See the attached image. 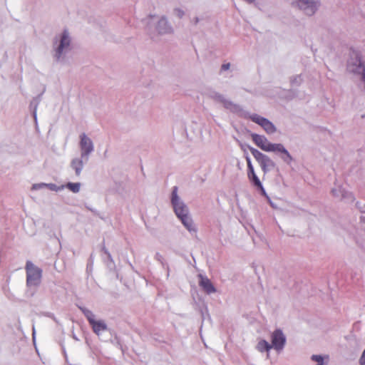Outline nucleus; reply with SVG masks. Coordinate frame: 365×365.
Returning <instances> with one entry per match:
<instances>
[{"mask_svg":"<svg viewBox=\"0 0 365 365\" xmlns=\"http://www.w3.org/2000/svg\"><path fill=\"white\" fill-rule=\"evenodd\" d=\"M179 14H178V16H181L182 15V12H181L180 11H178Z\"/></svg>","mask_w":365,"mask_h":365,"instance_id":"21","label":"nucleus"},{"mask_svg":"<svg viewBox=\"0 0 365 365\" xmlns=\"http://www.w3.org/2000/svg\"><path fill=\"white\" fill-rule=\"evenodd\" d=\"M86 319H88L89 324H91L93 321H95V316L93 312L88 309L83 310Z\"/></svg>","mask_w":365,"mask_h":365,"instance_id":"17","label":"nucleus"},{"mask_svg":"<svg viewBox=\"0 0 365 365\" xmlns=\"http://www.w3.org/2000/svg\"><path fill=\"white\" fill-rule=\"evenodd\" d=\"M272 348V345L264 339L260 340L257 346V350L260 352L269 351Z\"/></svg>","mask_w":365,"mask_h":365,"instance_id":"13","label":"nucleus"},{"mask_svg":"<svg viewBox=\"0 0 365 365\" xmlns=\"http://www.w3.org/2000/svg\"><path fill=\"white\" fill-rule=\"evenodd\" d=\"M69 43H70V40H69L68 34L65 31V32H63V34L62 35L60 45L57 49L58 58L60 57L63 49L69 45Z\"/></svg>","mask_w":365,"mask_h":365,"instance_id":"12","label":"nucleus"},{"mask_svg":"<svg viewBox=\"0 0 365 365\" xmlns=\"http://www.w3.org/2000/svg\"><path fill=\"white\" fill-rule=\"evenodd\" d=\"M250 151L255 160L259 164L262 171L266 173L270 168L274 167L275 164L267 155L259 152L254 148H250Z\"/></svg>","mask_w":365,"mask_h":365,"instance_id":"3","label":"nucleus"},{"mask_svg":"<svg viewBox=\"0 0 365 365\" xmlns=\"http://www.w3.org/2000/svg\"><path fill=\"white\" fill-rule=\"evenodd\" d=\"M36 185H33V189H36Z\"/></svg>","mask_w":365,"mask_h":365,"instance_id":"22","label":"nucleus"},{"mask_svg":"<svg viewBox=\"0 0 365 365\" xmlns=\"http://www.w3.org/2000/svg\"><path fill=\"white\" fill-rule=\"evenodd\" d=\"M185 227L189 230H193V223L192 219L187 216L180 218Z\"/></svg>","mask_w":365,"mask_h":365,"instance_id":"15","label":"nucleus"},{"mask_svg":"<svg viewBox=\"0 0 365 365\" xmlns=\"http://www.w3.org/2000/svg\"><path fill=\"white\" fill-rule=\"evenodd\" d=\"M71 166L75 170L76 174L79 175L83 168V162L81 160L74 159L71 163Z\"/></svg>","mask_w":365,"mask_h":365,"instance_id":"14","label":"nucleus"},{"mask_svg":"<svg viewBox=\"0 0 365 365\" xmlns=\"http://www.w3.org/2000/svg\"><path fill=\"white\" fill-rule=\"evenodd\" d=\"M230 63H225L222 66V69L224 71L228 70L230 68Z\"/></svg>","mask_w":365,"mask_h":365,"instance_id":"19","label":"nucleus"},{"mask_svg":"<svg viewBox=\"0 0 365 365\" xmlns=\"http://www.w3.org/2000/svg\"><path fill=\"white\" fill-rule=\"evenodd\" d=\"M25 269L27 286H38L41 283L42 270L30 261L26 262Z\"/></svg>","mask_w":365,"mask_h":365,"instance_id":"2","label":"nucleus"},{"mask_svg":"<svg viewBox=\"0 0 365 365\" xmlns=\"http://www.w3.org/2000/svg\"><path fill=\"white\" fill-rule=\"evenodd\" d=\"M285 336L279 329L275 330L272 334V346L276 350H281L285 344Z\"/></svg>","mask_w":365,"mask_h":365,"instance_id":"7","label":"nucleus"},{"mask_svg":"<svg viewBox=\"0 0 365 365\" xmlns=\"http://www.w3.org/2000/svg\"><path fill=\"white\" fill-rule=\"evenodd\" d=\"M312 360L317 362V365H325L323 361V357L320 355H312Z\"/></svg>","mask_w":365,"mask_h":365,"instance_id":"18","label":"nucleus"},{"mask_svg":"<svg viewBox=\"0 0 365 365\" xmlns=\"http://www.w3.org/2000/svg\"><path fill=\"white\" fill-rule=\"evenodd\" d=\"M297 6L309 16L314 14L317 7V2L314 0H298Z\"/></svg>","mask_w":365,"mask_h":365,"instance_id":"6","label":"nucleus"},{"mask_svg":"<svg viewBox=\"0 0 365 365\" xmlns=\"http://www.w3.org/2000/svg\"><path fill=\"white\" fill-rule=\"evenodd\" d=\"M257 188H259L260 190H261V192L262 195H266V192H265V190L262 186V185L261 184V187H257Z\"/></svg>","mask_w":365,"mask_h":365,"instance_id":"20","label":"nucleus"},{"mask_svg":"<svg viewBox=\"0 0 365 365\" xmlns=\"http://www.w3.org/2000/svg\"><path fill=\"white\" fill-rule=\"evenodd\" d=\"M246 160L247 164V177L249 180L254 184L255 186L261 187V182L255 172L250 158L247 157Z\"/></svg>","mask_w":365,"mask_h":365,"instance_id":"9","label":"nucleus"},{"mask_svg":"<svg viewBox=\"0 0 365 365\" xmlns=\"http://www.w3.org/2000/svg\"><path fill=\"white\" fill-rule=\"evenodd\" d=\"M251 120L259 125L267 133H273L275 132L276 128L274 125L267 118H264L259 115L255 114L250 116Z\"/></svg>","mask_w":365,"mask_h":365,"instance_id":"5","label":"nucleus"},{"mask_svg":"<svg viewBox=\"0 0 365 365\" xmlns=\"http://www.w3.org/2000/svg\"><path fill=\"white\" fill-rule=\"evenodd\" d=\"M199 285L204 290L205 292L210 294L216 292L215 287L211 281L202 274L198 275Z\"/></svg>","mask_w":365,"mask_h":365,"instance_id":"8","label":"nucleus"},{"mask_svg":"<svg viewBox=\"0 0 365 365\" xmlns=\"http://www.w3.org/2000/svg\"><path fill=\"white\" fill-rule=\"evenodd\" d=\"M81 148L82 150V155H86L93 150L92 141L84 133L81 135Z\"/></svg>","mask_w":365,"mask_h":365,"instance_id":"10","label":"nucleus"},{"mask_svg":"<svg viewBox=\"0 0 365 365\" xmlns=\"http://www.w3.org/2000/svg\"><path fill=\"white\" fill-rule=\"evenodd\" d=\"M178 187H174L172 192V204L175 214L179 218L187 216L188 210L185 205L180 201L178 196Z\"/></svg>","mask_w":365,"mask_h":365,"instance_id":"4","label":"nucleus"},{"mask_svg":"<svg viewBox=\"0 0 365 365\" xmlns=\"http://www.w3.org/2000/svg\"><path fill=\"white\" fill-rule=\"evenodd\" d=\"M90 325L92 327L94 333L98 335L107 329V325L102 320H95Z\"/></svg>","mask_w":365,"mask_h":365,"instance_id":"11","label":"nucleus"},{"mask_svg":"<svg viewBox=\"0 0 365 365\" xmlns=\"http://www.w3.org/2000/svg\"><path fill=\"white\" fill-rule=\"evenodd\" d=\"M81 184L78 182H68L66 187L73 192H78L80 190Z\"/></svg>","mask_w":365,"mask_h":365,"instance_id":"16","label":"nucleus"},{"mask_svg":"<svg viewBox=\"0 0 365 365\" xmlns=\"http://www.w3.org/2000/svg\"><path fill=\"white\" fill-rule=\"evenodd\" d=\"M252 139L262 150L281 153V158L287 164H290L292 161V157L282 144L272 143L264 136L258 134H252Z\"/></svg>","mask_w":365,"mask_h":365,"instance_id":"1","label":"nucleus"}]
</instances>
